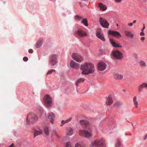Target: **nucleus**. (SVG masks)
Masks as SVG:
<instances>
[{
    "label": "nucleus",
    "instance_id": "nucleus-43",
    "mask_svg": "<svg viewBox=\"0 0 147 147\" xmlns=\"http://www.w3.org/2000/svg\"><path fill=\"white\" fill-rule=\"evenodd\" d=\"M147 138V134L144 137V140H145Z\"/></svg>",
    "mask_w": 147,
    "mask_h": 147
},
{
    "label": "nucleus",
    "instance_id": "nucleus-21",
    "mask_svg": "<svg viewBox=\"0 0 147 147\" xmlns=\"http://www.w3.org/2000/svg\"><path fill=\"white\" fill-rule=\"evenodd\" d=\"M124 32L125 34V36H127L128 37H131L132 38H133L134 36L133 34L131 33V32L129 31L125 30Z\"/></svg>",
    "mask_w": 147,
    "mask_h": 147
},
{
    "label": "nucleus",
    "instance_id": "nucleus-7",
    "mask_svg": "<svg viewBox=\"0 0 147 147\" xmlns=\"http://www.w3.org/2000/svg\"><path fill=\"white\" fill-rule=\"evenodd\" d=\"M57 56L56 54H53L51 55L49 57V62L52 66H54L57 63Z\"/></svg>",
    "mask_w": 147,
    "mask_h": 147
},
{
    "label": "nucleus",
    "instance_id": "nucleus-38",
    "mask_svg": "<svg viewBox=\"0 0 147 147\" xmlns=\"http://www.w3.org/2000/svg\"><path fill=\"white\" fill-rule=\"evenodd\" d=\"M145 35V34L144 33V32L141 31V32H140V35L141 36H144Z\"/></svg>",
    "mask_w": 147,
    "mask_h": 147
},
{
    "label": "nucleus",
    "instance_id": "nucleus-30",
    "mask_svg": "<svg viewBox=\"0 0 147 147\" xmlns=\"http://www.w3.org/2000/svg\"><path fill=\"white\" fill-rule=\"evenodd\" d=\"M83 17L78 15H76L74 17L75 20L76 21H80L82 20Z\"/></svg>",
    "mask_w": 147,
    "mask_h": 147
},
{
    "label": "nucleus",
    "instance_id": "nucleus-39",
    "mask_svg": "<svg viewBox=\"0 0 147 147\" xmlns=\"http://www.w3.org/2000/svg\"><path fill=\"white\" fill-rule=\"evenodd\" d=\"M115 2L117 3H119L121 2L122 0H114Z\"/></svg>",
    "mask_w": 147,
    "mask_h": 147
},
{
    "label": "nucleus",
    "instance_id": "nucleus-32",
    "mask_svg": "<svg viewBox=\"0 0 147 147\" xmlns=\"http://www.w3.org/2000/svg\"><path fill=\"white\" fill-rule=\"evenodd\" d=\"M121 105V103L119 102H116L113 105V106L119 107Z\"/></svg>",
    "mask_w": 147,
    "mask_h": 147
},
{
    "label": "nucleus",
    "instance_id": "nucleus-12",
    "mask_svg": "<svg viewBox=\"0 0 147 147\" xmlns=\"http://www.w3.org/2000/svg\"><path fill=\"white\" fill-rule=\"evenodd\" d=\"M72 58L74 60L79 62H81L83 60V59L81 56L75 53L72 54Z\"/></svg>",
    "mask_w": 147,
    "mask_h": 147
},
{
    "label": "nucleus",
    "instance_id": "nucleus-45",
    "mask_svg": "<svg viewBox=\"0 0 147 147\" xmlns=\"http://www.w3.org/2000/svg\"><path fill=\"white\" fill-rule=\"evenodd\" d=\"M13 144H11V145L9 147H13Z\"/></svg>",
    "mask_w": 147,
    "mask_h": 147
},
{
    "label": "nucleus",
    "instance_id": "nucleus-35",
    "mask_svg": "<svg viewBox=\"0 0 147 147\" xmlns=\"http://www.w3.org/2000/svg\"><path fill=\"white\" fill-rule=\"evenodd\" d=\"M65 147H71L70 143L69 142H68L66 143Z\"/></svg>",
    "mask_w": 147,
    "mask_h": 147
},
{
    "label": "nucleus",
    "instance_id": "nucleus-51",
    "mask_svg": "<svg viewBox=\"0 0 147 147\" xmlns=\"http://www.w3.org/2000/svg\"><path fill=\"white\" fill-rule=\"evenodd\" d=\"M117 26H118V24H117Z\"/></svg>",
    "mask_w": 147,
    "mask_h": 147
},
{
    "label": "nucleus",
    "instance_id": "nucleus-27",
    "mask_svg": "<svg viewBox=\"0 0 147 147\" xmlns=\"http://www.w3.org/2000/svg\"><path fill=\"white\" fill-rule=\"evenodd\" d=\"M44 132L46 136H48L49 134V130L48 127H45L43 129Z\"/></svg>",
    "mask_w": 147,
    "mask_h": 147
},
{
    "label": "nucleus",
    "instance_id": "nucleus-23",
    "mask_svg": "<svg viewBox=\"0 0 147 147\" xmlns=\"http://www.w3.org/2000/svg\"><path fill=\"white\" fill-rule=\"evenodd\" d=\"M42 130H39V131L36 130H34V137H35L36 136L42 134Z\"/></svg>",
    "mask_w": 147,
    "mask_h": 147
},
{
    "label": "nucleus",
    "instance_id": "nucleus-20",
    "mask_svg": "<svg viewBox=\"0 0 147 147\" xmlns=\"http://www.w3.org/2000/svg\"><path fill=\"white\" fill-rule=\"evenodd\" d=\"M73 131L74 129L71 127H69L67 129L66 134L68 136H71L73 134Z\"/></svg>",
    "mask_w": 147,
    "mask_h": 147
},
{
    "label": "nucleus",
    "instance_id": "nucleus-33",
    "mask_svg": "<svg viewBox=\"0 0 147 147\" xmlns=\"http://www.w3.org/2000/svg\"><path fill=\"white\" fill-rule=\"evenodd\" d=\"M122 145L120 140H118L115 144V147H120Z\"/></svg>",
    "mask_w": 147,
    "mask_h": 147
},
{
    "label": "nucleus",
    "instance_id": "nucleus-1",
    "mask_svg": "<svg viewBox=\"0 0 147 147\" xmlns=\"http://www.w3.org/2000/svg\"><path fill=\"white\" fill-rule=\"evenodd\" d=\"M80 123L82 127L86 130H80L79 135L87 138L91 137L92 136V127L88 121L82 120H80Z\"/></svg>",
    "mask_w": 147,
    "mask_h": 147
},
{
    "label": "nucleus",
    "instance_id": "nucleus-13",
    "mask_svg": "<svg viewBox=\"0 0 147 147\" xmlns=\"http://www.w3.org/2000/svg\"><path fill=\"white\" fill-rule=\"evenodd\" d=\"M106 103L108 106H109L112 104L113 100L111 95H109L106 97Z\"/></svg>",
    "mask_w": 147,
    "mask_h": 147
},
{
    "label": "nucleus",
    "instance_id": "nucleus-34",
    "mask_svg": "<svg viewBox=\"0 0 147 147\" xmlns=\"http://www.w3.org/2000/svg\"><path fill=\"white\" fill-rule=\"evenodd\" d=\"M55 69H50L49 71L47 73V75H48L49 74H51L52 72H55Z\"/></svg>",
    "mask_w": 147,
    "mask_h": 147
},
{
    "label": "nucleus",
    "instance_id": "nucleus-8",
    "mask_svg": "<svg viewBox=\"0 0 147 147\" xmlns=\"http://www.w3.org/2000/svg\"><path fill=\"white\" fill-rule=\"evenodd\" d=\"M144 90H147V82L142 83L138 87V90L139 93L144 92Z\"/></svg>",
    "mask_w": 147,
    "mask_h": 147
},
{
    "label": "nucleus",
    "instance_id": "nucleus-9",
    "mask_svg": "<svg viewBox=\"0 0 147 147\" xmlns=\"http://www.w3.org/2000/svg\"><path fill=\"white\" fill-rule=\"evenodd\" d=\"M76 36L79 38H80L87 35L86 32L82 30H77L75 31Z\"/></svg>",
    "mask_w": 147,
    "mask_h": 147
},
{
    "label": "nucleus",
    "instance_id": "nucleus-29",
    "mask_svg": "<svg viewBox=\"0 0 147 147\" xmlns=\"http://www.w3.org/2000/svg\"><path fill=\"white\" fill-rule=\"evenodd\" d=\"M71 119H72L71 117H70L65 121L62 120L61 122V123L62 124L61 125V126H62L64 124L68 123L71 120Z\"/></svg>",
    "mask_w": 147,
    "mask_h": 147
},
{
    "label": "nucleus",
    "instance_id": "nucleus-44",
    "mask_svg": "<svg viewBox=\"0 0 147 147\" xmlns=\"http://www.w3.org/2000/svg\"><path fill=\"white\" fill-rule=\"evenodd\" d=\"M55 134L58 137H59V135L56 133L55 131L54 132Z\"/></svg>",
    "mask_w": 147,
    "mask_h": 147
},
{
    "label": "nucleus",
    "instance_id": "nucleus-42",
    "mask_svg": "<svg viewBox=\"0 0 147 147\" xmlns=\"http://www.w3.org/2000/svg\"><path fill=\"white\" fill-rule=\"evenodd\" d=\"M145 39V37H142L140 38L141 40L142 41H144Z\"/></svg>",
    "mask_w": 147,
    "mask_h": 147
},
{
    "label": "nucleus",
    "instance_id": "nucleus-24",
    "mask_svg": "<svg viewBox=\"0 0 147 147\" xmlns=\"http://www.w3.org/2000/svg\"><path fill=\"white\" fill-rule=\"evenodd\" d=\"M114 77L116 80H121L123 78V76L121 74H115L114 75Z\"/></svg>",
    "mask_w": 147,
    "mask_h": 147
},
{
    "label": "nucleus",
    "instance_id": "nucleus-14",
    "mask_svg": "<svg viewBox=\"0 0 147 147\" xmlns=\"http://www.w3.org/2000/svg\"><path fill=\"white\" fill-rule=\"evenodd\" d=\"M106 67V64L102 62L99 63L98 65V68L99 70L102 71L104 70Z\"/></svg>",
    "mask_w": 147,
    "mask_h": 147
},
{
    "label": "nucleus",
    "instance_id": "nucleus-4",
    "mask_svg": "<svg viewBox=\"0 0 147 147\" xmlns=\"http://www.w3.org/2000/svg\"><path fill=\"white\" fill-rule=\"evenodd\" d=\"M38 119V117L36 115H33L32 113H30L27 115L26 121L28 124L30 125L32 123V122L36 121Z\"/></svg>",
    "mask_w": 147,
    "mask_h": 147
},
{
    "label": "nucleus",
    "instance_id": "nucleus-5",
    "mask_svg": "<svg viewBox=\"0 0 147 147\" xmlns=\"http://www.w3.org/2000/svg\"><path fill=\"white\" fill-rule=\"evenodd\" d=\"M44 100L47 107H49L52 106V99L49 95H46L44 99Z\"/></svg>",
    "mask_w": 147,
    "mask_h": 147
},
{
    "label": "nucleus",
    "instance_id": "nucleus-15",
    "mask_svg": "<svg viewBox=\"0 0 147 147\" xmlns=\"http://www.w3.org/2000/svg\"><path fill=\"white\" fill-rule=\"evenodd\" d=\"M110 42L112 46L114 47H121V45L119 43H116L113 39H109Z\"/></svg>",
    "mask_w": 147,
    "mask_h": 147
},
{
    "label": "nucleus",
    "instance_id": "nucleus-37",
    "mask_svg": "<svg viewBox=\"0 0 147 147\" xmlns=\"http://www.w3.org/2000/svg\"><path fill=\"white\" fill-rule=\"evenodd\" d=\"M33 52V51L32 49H30L28 50V52L30 53H32Z\"/></svg>",
    "mask_w": 147,
    "mask_h": 147
},
{
    "label": "nucleus",
    "instance_id": "nucleus-49",
    "mask_svg": "<svg viewBox=\"0 0 147 147\" xmlns=\"http://www.w3.org/2000/svg\"><path fill=\"white\" fill-rule=\"evenodd\" d=\"M79 4H80V3H79Z\"/></svg>",
    "mask_w": 147,
    "mask_h": 147
},
{
    "label": "nucleus",
    "instance_id": "nucleus-3",
    "mask_svg": "<svg viewBox=\"0 0 147 147\" xmlns=\"http://www.w3.org/2000/svg\"><path fill=\"white\" fill-rule=\"evenodd\" d=\"M104 142L105 140L103 138H102L99 140H96L91 142L90 146V147H106Z\"/></svg>",
    "mask_w": 147,
    "mask_h": 147
},
{
    "label": "nucleus",
    "instance_id": "nucleus-28",
    "mask_svg": "<svg viewBox=\"0 0 147 147\" xmlns=\"http://www.w3.org/2000/svg\"><path fill=\"white\" fill-rule=\"evenodd\" d=\"M81 23L83 24L84 25L86 26H88V21L86 18L83 19L81 21Z\"/></svg>",
    "mask_w": 147,
    "mask_h": 147
},
{
    "label": "nucleus",
    "instance_id": "nucleus-25",
    "mask_svg": "<svg viewBox=\"0 0 147 147\" xmlns=\"http://www.w3.org/2000/svg\"><path fill=\"white\" fill-rule=\"evenodd\" d=\"M85 80V79L83 78H80L78 79L76 82V85L78 86L79 84L81 82H83Z\"/></svg>",
    "mask_w": 147,
    "mask_h": 147
},
{
    "label": "nucleus",
    "instance_id": "nucleus-31",
    "mask_svg": "<svg viewBox=\"0 0 147 147\" xmlns=\"http://www.w3.org/2000/svg\"><path fill=\"white\" fill-rule=\"evenodd\" d=\"M139 64L141 67H145L146 64L144 62L142 61H140L139 62Z\"/></svg>",
    "mask_w": 147,
    "mask_h": 147
},
{
    "label": "nucleus",
    "instance_id": "nucleus-36",
    "mask_svg": "<svg viewBox=\"0 0 147 147\" xmlns=\"http://www.w3.org/2000/svg\"><path fill=\"white\" fill-rule=\"evenodd\" d=\"M23 60L25 62H26L28 60V58L27 57H24L23 58Z\"/></svg>",
    "mask_w": 147,
    "mask_h": 147
},
{
    "label": "nucleus",
    "instance_id": "nucleus-47",
    "mask_svg": "<svg viewBox=\"0 0 147 147\" xmlns=\"http://www.w3.org/2000/svg\"><path fill=\"white\" fill-rule=\"evenodd\" d=\"M125 135H131V134H127L126 133H125Z\"/></svg>",
    "mask_w": 147,
    "mask_h": 147
},
{
    "label": "nucleus",
    "instance_id": "nucleus-41",
    "mask_svg": "<svg viewBox=\"0 0 147 147\" xmlns=\"http://www.w3.org/2000/svg\"><path fill=\"white\" fill-rule=\"evenodd\" d=\"M145 26L144 25L143 26V28L141 30V31L144 32V30L145 29Z\"/></svg>",
    "mask_w": 147,
    "mask_h": 147
},
{
    "label": "nucleus",
    "instance_id": "nucleus-18",
    "mask_svg": "<svg viewBox=\"0 0 147 147\" xmlns=\"http://www.w3.org/2000/svg\"><path fill=\"white\" fill-rule=\"evenodd\" d=\"M55 118V115L53 113H49L48 114V118L50 119V122L53 124V123Z\"/></svg>",
    "mask_w": 147,
    "mask_h": 147
},
{
    "label": "nucleus",
    "instance_id": "nucleus-16",
    "mask_svg": "<svg viewBox=\"0 0 147 147\" xmlns=\"http://www.w3.org/2000/svg\"><path fill=\"white\" fill-rule=\"evenodd\" d=\"M96 36L103 41H105V39L102 33L99 31H97L96 33Z\"/></svg>",
    "mask_w": 147,
    "mask_h": 147
},
{
    "label": "nucleus",
    "instance_id": "nucleus-46",
    "mask_svg": "<svg viewBox=\"0 0 147 147\" xmlns=\"http://www.w3.org/2000/svg\"><path fill=\"white\" fill-rule=\"evenodd\" d=\"M136 20H134V21H133V23H132L133 24L135 23H136Z\"/></svg>",
    "mask_w": 147,
    "mask_h": 147
},
{
    "label": "nucleus",
    "instance_id": "nucleus-26",
    "mask_svg": "<svg viewBox=\"0 0 147 147\" xmlns=\"http://www.w3.org/2000/svg\"><path fill=\"white\" fill-rule=\"evenodd\" d=\"M137 97L136 96H135L133 98V102L136 108L138 107V102L137 100Z\"/></svg>",
    "mask_w": 147,
    "mask_h": 147
},
{
    "label": "nucleus",
    "instance_id": "nucleus-6",
    "mask_svg": "<svg viewBox=\"0 0 147 147\" xmlns=\"http://www.w3.org/2000/svg\"><path fill=\"white\" fill-rule=\"evenodd\" d=\"M111 55L114 58L117 59H120L123 57L122 54L118 50L112 51Z\"/></svg>",
    "mask_w": 147,
    "mask_h": 147
},
{
    "label": "nucleus",
    "instance_id": "nucleus-17",
    "mask_svg": "<svg viewBox=\"0 0 147 147\" xmlns=\"http://www.w3.org/2000/svg\"><path fill=\"white\" fill-rule=\"evenodd\" d=\"M70 65L71 67L76 69H79L80 67L79 65L78 64L76 63L73 60L71 61Z\"/></svg>",
    "mask_w": 147,
    "mask_h": 147
},
{
    "label": "nucleus",
    "instance_id": "nucleus-10",
    "mask_svg": "<svg viewBox=\"0 0 147 147\" xmlns=\"http://www.w3.org/2000/svg\"><path fill=\"white\" fill-rule=\"evenodd\" d=\"M99 21L101 25L104 28H108L109 26L108 22L102 17L99 18Z\"/></svg>",
    "mask_w": 147,
    "mask_h": 147
},
{
    "label": "nucleus",
    "instance_id": "nucleus-50",
    "mask_svg": "<svg viewBox=\"0 0 147 147\" xmlns=\"http://www.w3.org/2000/svg\"><path fill=\"white\" fill-rule=\"evenodd\" d=\"M80 6H81V7H82V6L80 5Z\"/></svg>",
    "mask_w": 147,
    "mask_h": 147
},
{
    "label": "nucleus",
    "instance_id": "nucleus-19",
    "mask_svg": "<svg viewBox=\"0 0 147 147\" xmlns=\"http://www.w3.org/2000/svg\"><path fill=\"white\" fill-rule=\"evenodd\" d=\"M43 40L42 39H39L36 42L35 47L37 48H39L42 45Z\"/></svg>",
    "mask_w": 147,
    "mask_h": 147
},
{
    "label": "nucleus",
    "instance_id": "nucleus-22",
    "mask_svg": "<svg viewBox=\"0 0 147 147\" xmlns=\"http://www.w3.org/2000/svg\"><path fill=\"white\" fill-rule=\"evenodd\" d=\"M99 6L100 9L102 11H104L107 9V7L102 3H99Z\"/></svg>",
    "mask_w": 147,
    "mask_h": 147
},
{
    "label": "nucleus",
    "instance_id": "nucleus-48",
    "mask_svg": "<svg viewBox=\"0 0 147 147\" xmlns=\"http://www.w3.org/2000/svg\"><path fill=\"white\" fill-rule=\"evenodd\" d=\"M131 124H132V126H133V127H134V125H133V123H131Z\"/></svg>",
    "mask_w": 147,
    "mask_h": 147
},
{
    "label": "nucleus",
    "instance_id": "nucleus-11",
    "mask_svg": "<svg viewBox=\"0 0 147 147\" xmlns=\"http://www.w3.org/2000/svg\"><path fill=\"white\" fill-rule=\"evenodd\" d=\"M109 34L115 36L117 38H120L121 37V34L117 31L109 30L108 31Z\"/></svg>",
    "mask_w": 147,
    "mask_h": 147
},
{
    "label": "nucleus",
    "instance_id": "nucleus-40",
    "mask_svg": "<svg viewBox=\"0 0 147 147\" xmlns=\"http://www.w3.org/2000/svg\"><path fill=\"white\" fill-rule=\"evenodd\" d=\"M128 25L130 26H132L133 25L132 23H129L128 24Z\"/></svg>",
    "mask_w": 147,
    "mask_h": 147
},
{
    "label": "nucleus",
    "instance_id": "nucleus-2",
    "mask_svg": "<svg viewBox=\"0 0 147 147\" xmlns=\"http://www.w3.org/2000/svg\"><path fill=\"white\" fill-rule=\"evenodd\" d=\"M93 64L90 63H86L81 65L80 69L82 71V74L88 75L93 73L94 71Z\"/></svg>",
    "mask_w": 147,
    "mask_h": 147
}]
</instances>
